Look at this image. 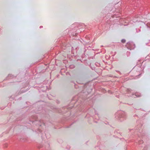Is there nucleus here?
I'll list each match as a JSON object with an SVG mask.
<instances>
[{"instance_id":"obj_39","label":"nucleus","mask_w":150,"mask_h":150,"mask_svg":"<svg viewBox=\"0 0 150 150\" xmlns=\"http://www.w3.org/2000/svg\"><path fill=\"white\" fill-rule=\"evenodd\" d=\"M83 43V45H84V44H83V43Z\"/></svg>"},{"instance_id":"obj_23","label":"nucleus","mask_w":150,"mask_h":150,"mask_svg":"<svg viewBox=\"0 0 150 150\" xmlns=\"http://www.w3.org/2000/svg\"><path fill=\"white\" fill-rule=\"evenodd\" d=\"M133 108H134L135 109H136V110H139V108H135V107H133Z\"/></svg>"},{"instance_id":"obj_19","label":"nucleus","mask_w":150,"mask_h":150,"mask_svg":"<svg viewBox=\"0 0 150 150\" xmlns=\"http://www.w3.org/2000/svg\"><path fill=\"white\" fill-rule=\"evenodd\" d=\"M88 47H85L84 48H83V52L85 54L86 51V48H87V49H88Z\"/></svg>"},{"instance_id":"obj_29","label":"nucleus","mask_w":150,"mask_h":150,"mask_svg":"<svg viewBox=\"0 0 150 150\" xmlns=\"http://www.w3.org/2000/svg\"><path fill=\"white\" fill-rule=\"evenodd\" d=\"M43 28V26H40V28Z\"/></svg>"},{"instance_id":"obj_5","label":"nucleus","mask_w":150,"mask_h":150,"mask_svg":"<svg viewBox=\"0 0 150 150\" xmlns=\"http://www.w3.org/2000/svg\"><path fill=\"white\" fill-rule=\"evenodd\" d=\"M17 76H15L11 74H9L6 77L4 80L7 79H12V81H11L10 83H13L16 82H20L21 81V80H18L17 78Z\"/></svg>"},{"instance_id":"obj_34","label":"nucleus","mask_w":150,"mask_h":150,"mask_svg":"<svg viewBox=\"0 0 150 150\" xmlns=\"http://www.w3.org/2000/svg\"><path fill=\"white\" fill-rule=\"evenodd\" d=\"M128 53H129V52H127V54Z\"/></svg>"},{"instance_id":"obj_11","label":"nucleus","mask_w":150,"mask_h":150,"mask_svg":"<svg viewBox=\"0 0 150 150\" xmlns=\"http://www.w3.org/2000/svg\"><path fill=\"white\" fill-rule=\"evenodd\" d=\"M114 133L116 134L117 135H122V133H121L119 131V130H116L115 131Z\"/></svg>"},{"instance_id":"obj_18","label":"nucleus","mask_w":150,"mask_h":150,"mask_svg":"<svg viewBox=\"0 0 150 150\" xmlns=\"http://www.w3.org/2000/svg\"><path fill=\"white\" fill-rule=\"evenodd\" d=\"M126 42V40L125 39H122L121 40V42L123 43H125Z\"/></svg>"},{"instance_id":"obj_16","label":"nucleus","mask_w":150,"mask_h":150,"mask_svg":"<svg viewBox=\"0 0 150 150\" xmlns=\"http://www.w3.org/2000/svg\"><path fill=\"white\" fill-rule=\"evenodd\" d=\"M81 40H78L76 41V43H77H77H79V42L80 41L81 43H83L82 41H83V40L82 39H81Z\"/></svg>"},{"instance_id":"obj_2","label":"nucleus","mask_w":150,"mask_h":150,"mask_svg":"<svg viewBox=\"0 0 150 150\" xmlns=\"http://www.w3.org/2000/svg\"><path fill=\"white\" fill-rule=\"evenodd\" d=\"M86 25L84 23H81L78 25L76 27L74 28L72 30H66L64 31V33H66L68 31L67 37L70 36L71 35L73 36H77L78 34L81 32L80 31V29L81 28V27H86Z\"/></svg>"},{"instance_id":"obj_22","label":"nucleus","mask_w":150,"mask_h":150,"mask_svg":"<svg viewBox=\"0 0 150 150\" xmlns=\"http://www.w3.org/2000/svg\"><path fill=\"white\" fill-rule=\"evenodd\" d=\"M74 87H75V88H77V87H78V86H77L75 84H74Z\"/></svg>"},{"instance_id":"obj_32","label":"nucleus","mask_w":150,"mask_h":150,"mask_svg":"<svg viewBox=\"0 0 150 150\" xmlns=\"http://www.w3.org/2000/svg\"><path fill=\"white\" fill-rule=\"evenodd\" d=\"M36 113H40V112H36Z\"/></svg>"},{"instance_id":"obj_9","label":"nucleus","mask_w":150,"mask_h":150,"mask_svg":"<svg viewBox=\"0 0 150 150\" xmlns=\"http://www.w3.org/2000/svg\"><path fill=\"white\" fill-rule=\"evenodd\" d=\"M129 96L133 98H136L140 97L141 96V94L140 93H133L131 95H130Z\"/></svg>"},{"instance_id":"obj_1","label":"nucleus","mask_w":150,"mask_h":150,"mask_svg":"<svg viewBox=\"0 0 150 150\" xmlns=\"http://www.w3.org/2000/svg\"><path fill=\"white\" fill-rule=\"evenodd\" d=\"M142 126V125L140 124L135 127L134 129H129L130 131H131L132 133H134V134H131L129 137L130 138H135L138 137L139 138H137L135 141L137 143L139 144L143 143V140H141L140 137H142V138H143V137L145 136L146 134L145 131L143 130L142 129H141V127Z\"/></svg>"},{"instance_id":"obj_21","label":"nucleus","mask_w":150,"mask_h":150,"mask_svg":"<svg viewBox=\"0 0 150 150\" xmlns=\"http://www.w3.org/2000/svg\"><path fill=\"white\" fill-rule=\"evenodd\" d=\"M125 104H127L129 105H133V103H124Z\"/></svg>"},{"instance_id":"obj_8","label":"nucleus","mask_w":150,"mask_h":150,"mask_svg":"<svg viewBox=\"0 0 150 150\" xmlns=\"http://www.w3.org/2000/svg\"><path fill=\"white\" fill-rule=\"evenodd\" d=\"M50 146V145L49 144V143L47 142L45 143V145L42 146H41L40 147L38 146V148H40L41 147H42L43 148H45V150H50L49 149Z\"/></svg>"},{"instance_id":"obj_7","label":"nucleus","mask_w":150,"mask_h":150,"mask_svg":"<svg viewBox=\"0 0 150 150\" xmlns=\"http://www.w3.org/2000/svg\"><path fill=\"white\" fill-rule=\"evenodd\" d=\"M41 113L42 114L41 115H42L43 117H47V118H49V113H48V111H46L45 110H42Z\"/></svg>"},{"instance_id":"obj_17","label":"nucleus","mask_w":150,"mask_h":150,"mask_svg":"<svg viewBox=\"0 0 150 150\" xmlns=\"http://www.w3.org/2000/svg\"><path fill=\"white\" fill-rule=\"evenodd\" d=\"M75 67V66L74 65H71L69 66V68L70 69H73Z\"/></svg>"},{"instance_id":"obj_33","label":"nucleus","mask_w":150,"mask_h":150,"mask_svg":"<svg viewBox=\"0 0 150 150\" xmlns=\"http://www.w3.org/2000/svg\"><path fill=\"white\" fill-rule=\"evenodd\" d=\"M95 122H96V123H97V121H95Z\"/></svg>"},{"instance_id":"obj_14","label":"nucleus","mask_w":150,"mask_h":150,"mask_svg":"<svg viewBox=\"0 0 150 150\" xmlns=\"http://www.w3.org/2000/svg\"><path fill=\"white\" fill-rule=\"evenodd\" d=\"M62 44H63V46H65V47H67L69 46L68 45L67 46V45L66 44V43H65V42H64V41H62Z\"/></svg>"},{"instance_id":"obj_13","label":"nucleus","mask_w":150,"mask_h":150,"mask_svg":"<svg viewBox=\"0 0 150 150\" xmlns=\"http://www.w3.org/2000/svg\"><path fill=\"white\" fill-rule=\"evenodd\" d=\"M126 91L127 93H129L132 91V90L130 88H128L126 89Z\"/></svg>"},{"instance_id":"obj_3","label":"nucleus","mask_w":150,"mask_h":150,"mask_svg":"<svg viewBox=\"0 0 150 150\" xmlns=\"http://www.w3.org/2000/svg\"><path fill=\"white\" fill-rule=\"evenodd\" d=\"M115 116L116 119L120 122H122L126 119L127 115L125 112L120 110L116 113Z\"/></svg>"},{"instance_id":"obj_12","label":"nucleus","mask_w":150,"mask_h":150,"mask_svg":"<svg viewBox=\"0 0 150 150\" xmlns=\"http://www.w3.org/2000/svg\"><path fill=\"white\" fill-rule=\"evenodd\" d=\"M77 98V96H76L75 97H74L73 98H72V102L73 101L76 100L75 101V102L76 103L79 100H76V99Z\"/></svg>"},{"instance_id":"obj_26","label":"nucleus","mask_w":150,"mask_h":150,"mask_svg":"<svg viewBox=\"0 0 150 150\" xmlns=\"http://www.w3.org/2000/svg\"><path fill=\"white\" fill-rule=\"evenodd\" d=\"M56 102L57 103H59V101L58 100H57Z\"/></svg>"},{"instance_id":"obj_28","label":"nucleus","mask_w":150,"mask_h":150,"mask_svg":"<svg viewBox=\"0 0 150 150\" xmlns=\"http://www.w3.org/2000/svg\"><path fill=\"white\" fill-rule=\"evenodd\" d=\"M43 122V125L45 126V123H44V122Z\"/></svg>"},{"instance_id":"obj_30","label":"nucleus","mask_w":150,"mask_h":150,"mask_svg":"<svg viewBox=\"0 0 150 150\" xmlns=\"http://www.w3.org/2000/svg\"><path fill=\"white\" fill-rule=\"evenodd\" d=\"M146 25L147 26V27L150 28V26H148L147 24H146Z\"/></svg>"},{"instance_id":"obj_24","label":"nucleus","mask_w":150,"mask_h":150,"mask_svg":"<svg viewBox=\"0 0 150 150\" xmlns=\"http://www.w3.org/2000/svg\"><path fill=\"white\" fill-rule=\"evenodd\" d=\"M133 117H137V115H133Z\"/></svg>"},{"instance_id":"obj_31","label":"nucleus","mask_w":150,"mask_h":150,"mask_svg":"<svg viewBox=\"0 0 150 150\" xmlns=\"http://www.w3.org/2000/svg\"><path fill=\"white\" fill-rule=\"evenodd\" d=\"M64 40H66V37H64Z\"/></svg>"},{"instance_id":"obj_10","label":"nucleus","mask_w":150,"mask_h":150,"mask_svg":"<svg viewBox=\"0 0 150 150\" xmlns=\"http://www.w3.org/2000/svg\"><path fill=\"white\" fill-rule=\"evenodd\" d=\"M72 51L73 50H74V49L76 50V52H77L78 50L79 49V47L78 45H75L74 47H71Z\"/></svg>"},{"instance_id":"obj_27","label":"nucleus","mask_w":150,"mask_h":150,"mask_svg":"<svg viewBox=\"0 0 150 150\" xmlns=\"http://www.w3.org/2000/svg\"><path fill=\"white\" fill-rule=\"evenodd\" d=\"M39 132L40 133H41L42 132V130H40V129H39Z\"/></svg>"},{"instance_id":"obj_35","label":"nucleus","mask_w":150,"mask_h":150,"mask_svg":"<svg viewBox=\"0 0 150 150\" xmlns=\"http://www.w3.org/2000/svg\"><path fill=\"white\" fill-rule=\"evenodd\" d=\"M113 17H115V15H113Z\"/></svg>"},{"instance_id":"obj_38","label":"nucleus","mask_w":150,"mask_h":150,"mask_svg":"<svg viewBox=\"0 0 150 150\" xmlns=\"http://www.w3.org/2000/svg\"><path fill=\"white\" fill-rule=\"evenodd\" d=\"M83 43V45H84V44H83V43Z\"/></svg>"},{"instance_id":"obj_36","label":"nucleus","mask_w":150,"mask_h":150,"mask_svg":"<svg viewBox=\"0 0 150 150\" xmlns=\"http://www.w3.org/2000/svg\"><path fill=\"white\" fill-rule=\"evenodd\" d=\"M21 120V119H19L18 120Z\"/></svg>"},{"instance_id":"obj_25","label":"nucleus","mask_w":150,"mask_h":150,"mask_svg":"<svg viewBox=\"0 0 150 150\" xmlns=\"http://www.w3.org/2000/svg\"><path fill=\"white\" fill-rule=\"evenodd\" d=\"M141 60H138V62H140V63H141Z\"/></svg>"},{"instance_id":"obj_6","label":"nucleus","mask_w":150,"mask_h":150,"mask_svg":"<svg viewBox=\"0 0 150 150\" xmlns=\"http://www.w3.org/2000/svg\"><path fill=\"white\" fill-rule=\"evenodd\" d=\"M126 46L128 49L131 50L135 48V45L133 42L129 41L127 43Z\"/></svg>"},{"instance_id":"obj_15","label":"nucleus","mask_w":150,"mask_h":150,"mask_svg":"<svg viewBox=\"0 0 150 150\" xmlns=\"http://www.w3.org/2000/svg\"><path fill=\"white\" fill-rule=\"evenodd\" d=\"M146 60L148 59L149 61H150V54L146 57Z\"/></svg>"},{"instance_id":"obj_4","label":"nucleus","mask_w":150,"mask_h":150,"mask_svg":"<svg viewBox=\"0 0 150 150\" xmlns=\"http://www.w3.org/2000/svg\"><path fill=\"white\" fill-rule=\"evenodd\" d=\"M140 65V64L137 65L134 67V68L132 70V71L135 72L136 71V72L137 74H135V76H139L140 75L144 72L143 70L144 68L142 69V67H142Z\"/></svg>"},{"instance_id":"obj_37","label":"nucleus","mask_w":150,"mask_h":150,"mask_svg":"<svg viewBox=\"0 0 150 150\" xmlns=\"http://www.w3.org/2000/svg\"><path fill=\"white\" fill-rule=\"evenodd\" d=\"M117 72H119V71H117Z\"/></svg>"},{"instance_id":"obj_20","label":"nucleus","mask_w":150,"mask_h":150,"mask_svg":"<svg viewBox=\"0 0 150 150\" xmlns=\"http://www.w3.org/2000/svg\"><path fill=\"white\" fill-rule=\"evenodd\" d=\"M8 145V144L7 143H5L4 144V147L5 148H6L7 147Z\"/></svg>"}]
</instances>
